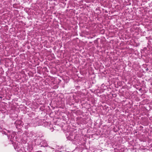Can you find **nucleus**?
<instances>
[{
  "label": "nucleus",
  "mask_w": 152,
  "mask_h": 152,
  "mask_svg": "<svg viewBox=\"0 0 152 152\" xmlns=\"http://www.w3.org/2000/svg\"><path fill=\"white\" fill-rule=\"evenodd\" d=\"M35 152H42L41 151H38Z\"/></svg>",
  "instance_id": "9"
},
{
  "label": "nucleus",
  "mask_w": 152,
  "mask_h": 152,
  "mask_svg": "<svg viewBox=\"0 0 152 152\" xmlns=\"http://www.w3.org/2000/svg\"><path fill=\"white\" fill-rule=\"evenodd\" d=\"M118 150H120L119 152H123L124 151V149L122 148H121V149H118Z\"/></svg>",
  "instance_id": "7"
},
{
  "label": "nucleus",
  "mask_w": 152,
  "mask_h": 152,
  "mask_svg": "<svg viewBox=\"0 0 152 152\" xmlns=\"http://www.w3.org/2000/svg\"><path fill=\"white\" fill-rule=\"evenodd\" d=\"M2 133L4 134L5 135H8V134H7V133L6 132H2Z\"/></svg>",
  "instance_id": "8"
},
{
  "label": "nucleus",
  "mask_w": 152,
  "mask_h": 152,
  "mask_svg": "<svg viewBox=\"0 0 152 152\" xmlns=\"http://www.w3.org/2000/svg\"><path fill=\"white\" fill-rule=\"evenodd\" d=\"M33 148L31 145H28L24 149L25 152H32Z\"/></svg>",
  "instance_id": "2"
},
{
  "label": "nucleus",
  "mask_w": 152,
  "mask_h": 152,
  "mask_svg": "<svg viewBox=\"0 0 152 152\" xmlns=\"http://www.w3.org/2000/svg\"><path fill=\"white\" fill-rule=\"evenodd\" d=\"M67 138H68L69 140L72 141L74 140V139H75V136L73 134H70L67 137Z\"/></svg>",
  "instance_id": "4"
},
{
  "label": "nucleus",
  "mask_w": 152,
  "mask_h": 152,
  "mask_svg": "<svg viewBox=\"0 0 152 152\" xmlns=\"http://www.w3.org/2000/svg\"><path fill=\"white\" fill-rule=\"evenodd\" d=\"M41 143L42 144L44 143V144L43 145L44 147H47L48 146V144L45 140H43Z\"/></svg>",
  "instance_id": "5"
},
{
  "label": "nucleus",
  "mask_w": 152,
  "mask_h": 152,
  "mask_svg": "<svg viewBox=\"0 0 152 152\" xmlns=\"http://www.w3.org/2000/svg\"><path fill=\"white\" fill-rule=\"evenodd\" d=\"M24 151V148L23 147H21L20 149H19V150H18V152H25V151H24Z\"/></svg>",
  "instance_id": "6"
},
{
  "label": "nucleus",
  "mask_w": 152,
  "mask_h": 152,
  "mask_svg": "<svg viewBox=\"0 0 152 152\" xmlns=\"http://www.w3.org/2000/svg\"><path fill=\"white\" fill-rule=\"evenodd\" d=\"M15 132H12L11 134L8 135V139H10V141H12L14 140L15 137Z\"/></svg>",
  "instance_id": "3"
},
{
  "label": "nucleus",
  "mask_w": 152,
  "mask_h": 152,
  "mask_svg": "<svg viewBox=\"0 0 152 152\" xmlns=\"http://www.w3.org/2000/svg\"><path fill=\"white\" fill-rule=\"evenodd\" d=\"M15 124L16 128L17 129H20L23 125V123L21 121L17 120L15 123Z\"/></svg>",
  "instance_id": "1"
}]
</instances>
